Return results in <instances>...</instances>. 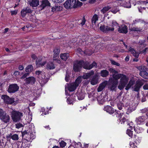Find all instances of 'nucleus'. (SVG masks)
<instances>
[{
  "mask_svg": "<svg viewBox=\"0 0 148 148\" xmlns=\"http://www.w3.org/2000/svg\"><path fill=\"white\" fill-rule=\"evenodd\" d=\"M28 3L32 7H36L39 5V1L38 0H32L31 1H28Z\"/></svg>",
  "mask_w": 148,
  "mask_h": 148,
  "instance_id": "a878e982",
  "label": "nucleus"
},
{
  "mask_svg": "<svg viewBox=\"0 0 148 148\" xmlns=\"http://www.w3.org/2000/svg\"><path fill=\"white\" fill-rule=\"evenodd\" d=\"M137 68L140 71L139 75L141 77L146 79H148V73L146 72L148 68L145 66L142 65L138 66Z\"/></svg>",
  "mask_w": 148,
  "mask_h": 148,
  "instance_id": "7ed1b4c3",
  "label": "nucleus"
},
{
  "mask_svg": "<svg viewBox=\"0 0 148 148\" xmlns=\"http://www.w3.org/2000/svg\"><path fill=\"white\" fill-rule=\"evenodd\" d=\"M1 98L5 103L11 104L14 103V99L10 98L9 96L6 95H2Z\"/></svg>",
  "mask_w": 148,
  "mask_h": 148,
  "instance_id": "f8f14e48",
  "label": "nucleus"
},
{
  "mask_svg": "<svg viewBox=\"0 0 148 148\" xmlns=\"http://www.w3.org/2000/svg\"><path fill=\"white\" fill-rule=\"evenodd\" d=\"M98 81V75L97 74H95L92 77L90 81L91 84L92 85H94L97 84Z\"/></svg>",
  "mask_w": 148,
  "mask_h": 148,
  "instance_id": "393cba45",
  "label": "nucleus"
},
{
  "mask_svg": "<svg viewBox=\"0 0 148 148\" xmlns=\"http://www.w3.org/2000/svg\"><path fill=\"white\" fill-rule=\"evenodd\" d=\"M131 0H117L118 3H120L118 4V5L123 6L127 8H130L131 7V5L130 3Z\"/></svg>",
  "mask_w": 148,
  "mask_h": 148,
  "instance_id": "9d476101",
  "label": "nucleus"
},
{
  "mask_svg": "<svg viewBox=\"0 0 148 148\" xmlns=\"http://www.w3.org/2000/svg\"><path fill=\"white\" fill-rule=\"evenodd\" d=\"M147 112H148V108H145L140 110V112L143 114Z\"/></svg>",
  "mask_w": 148,
  "mask_h": 148,
  "instance_id": "603ef678",
  "label": "nucleus"
},
{
  "mask_svg": "<svg viewBox=\"0 0 148 148\" xmlns=\"http://www.w3.org/2000/svg\"><path fill=\"white\" fill-rule=\"evenodd\" d=\"M11 13V14L12 15H16L17 14V10H15L14 11H11L10 12Z\"/></svg>",
  "mask_w": 148,
  "mask_h": 148,
  "instance_id": "bf43d9fd",
  "label": "nucleus"
},
{
  "mask_svg": "<svg viewBox=\"0 0 148 148\" xmlns=\"http://www.w3.org/2000/svg\"><path fill=\"white\" fill-rule=\"evenodd\" d=\"M109 74V72L106 70H101L100 73L101 76L103 77H107Z\"/></svg>",
  "mask_w": 148,
  "mask_h": 148,
  "instance_id": "cd10ccee",
  "label": "nucleus"
},
{
  "mask_svg": "<svg viewBox=\"0 0 148 148\" xmlns=\"http://www.w3.org/2000/svg\"><path fill=\"white\" fill-rule=\"evenodd\" d=\"M108 70L110 73L113 74V75L117 73V72L116 71L112 68L109 69Z\"/></svg>",
  "mask_w": 148,
  "mask_h": 148,
  "instance_id": "49530a36",
  "label": "nucleus"
},
{
  "mask_svg": "<svg viewBox=\"0 0 148 148\" xmlns=\"http://www.w3.org/2000/svg\"><path fill=\"white\" fill-rule=\"evenodd\" d=\"M94 74V71L92 70L88 73H85L83 75L82 77L84 79H88L90 77Z\"/></svg>",
  "mask_w": 148,
  "mask_h": 148,
  "instance_id": "b1692460",
  "label": "nucleus"
},
{
  "mask_svg": "<svg viewBox=\"0 0 148 148\" xmlns=\"http://www.w3.org/2000/svg\"><path fill=\"white\" fill-rule=\"evenodd\" d=\"M42 58H40L38 60H36V63L37 67H40V64L42 62Z\"/></svg>",
  "mask_w": 148,
  "mask_h": 148,
  "instance_id": "a19ab883",
  "label": "nucleus"
},
{
  "mask_svg": "<svg viewBox=\"0 0 148 148\" xmlns=\"http://www.w3.org/2000/svg\"><path fill=\"white\" fill-rule=\"evenodd\" d=\"M126 119L123 117L120 120V121L121 122V124H122V123H123V124H127V125H129V123H128V120L127 121H126Z\"/></svg>",
  "mask_w": 148,
  "mask_h": 148,
  "instance_id": "58836bf2",
  "label": "nucleus"
},
{
  "mask_svg": "<svg viewBox=\"0 0 148 148\" xmlns=\"http://www.w3.org/2000/svg\"><path fill=\"white\" fill-rule=\"evenodd\" d=\"M36 74L38 75L37 77L38 79V80L41 85H44L46 83L47 80L45 78V76L41 71H36Z\"/></svg>",
  "mask_w": 148,
  "mask_h": 148,
  "instance_id": "20e7f679",
  "label": "nucleus"
},
{
  "mask_svg": "<svg viewBox=\"0 0 148 148\" xmlns=\"http://www.w3.org/2000/svg\"><path fill=\"white\" fill-rule=\"evenodd\" d=\"M145 120V116H141L137 118L136 119V121L138 124H140L141 123L143 122Z\"/></svg>",
  "mask_w": 148,
  "mask_h": 148,
  "instance_id": "bb28decb",
  "label": "nucleus"
},
{
  "mask_svg": "<svg viewBox=\"0 0 148 148\" xmlns=\"http://www.w3.org/2000/svg\"><path fill=\"white\" fill-rule=\"evenodd\" d=\"M4 123H7L10 122V117L6 113L0 119Z\"/></svg>",
  "mask_w": 148,
  "mask_h": 148,
  "instance_id": "412c9836",
  "label": "nucleus"
},
{
  "mask_svg": "<svg viewBox=\"0 0 148 148\" xmlns=\"http://www.w3.org/2000/svg\"><path fill=\"white\" fill-rule=\"evenodd\" d=\"M6 113V112L2 109L0 108V119Z\"/></svg>",
  "mask_w": 148,
  "mask_h": 148,
  "instance_id": "de8ad7c7",
  "label": "nucleus"
},
{
  "mask_svg": "<svg viewBox=\"0 0 148 148\" xmlns=\"http://www.w3.org/2000/svg\"><path fill=\"white\" fill-rule=\"evenodd\" d=\"M16 145V148H29V142L25 139L22 143L21 142H18Z\"/></svg>",
  "mask_w": 148,
  "mask_h": 148,
  "instance_id": "1a4fd4ad",
  "label": "nucleus"
},
{
  "mask_svg": "<svg viewBox=\"0 0 148 148\" xmlns=\"http://www.w3.org/2000/svg\"><path fill=\"white\" fill-rule=\"evenodd\" d=\"M15 125L16 128L18 129L20 128L23 126V125L20 123H16Z\"/></svg>",
  "mask_w": 148,
  "mask_h": 148,
  "instance_id": "5fc2aeb1",
  "label": "nucleus"
},
{
  "mask_svg": "<svg viewBox=\"0 0 148 148\" xmlns=\"http://www.w3.org/2000/svg\"><path fill=\"white\" fill-rule=\"evenodd\" d=\"M112 27H113L114 28V27H119V24L115 21H112Z\"/></svg>",
  "mask_w": 148,
  "mask_h": 148,
  "instance_id": "ea45409f",
  "label": "nucleus"
},
{
  "mask_svg": "<svg viewBox=\"0 0 148 148\" xmlns=\"http://www.w3.org/2000/svg\"><path fill=\"white\" fill-rule=\"evenodd\" d=\"M7 140H10V138L14 140H17L18 139V135L14 134L13 133H10L8 134L6 136Z\"/></svg>",
  "mask_w": 148,
  "mask_h": 148,
  "instance_id": "4468645a",
  "label": "nucleus"
},
{
  "mask_svg": "<svg viewBox=\"0 0 148 148\" xmlns=\"http://www.w3.org/2000/svg\"><path fill=\"white\" fill-rule=\"evenodd\" d=\"M118 81L110 80L109 82V87L110 89L112 91L114 90L116 87L118 83Z\"/></svg>",
  "mask_w": 148,
  "mask_h": 148,
  "instance_id": "dca6fc26",
  "label": "nucleus"
},
{
  "mask_svg": "<svg viewBox=\"0 0 148 148\" xmlns=\"http://www.w3.org/2000/svg\"><path fill=\"white\" fill-rule=\"evenodd\" d=\"M143 88L144 90H148V84L145 85Z\"/></svg>",
  "mask_w": 148,
  "mask_h": 148,
  "instance_id": "69168bd1",
  "label": "nucleus"
},
{
  "mask_svg": "<svg viewBox=\"0 0 148 148\" xmlns=\"http://www.w3.org/2000/svg\"><path fill=\"white\" fill-rule=\"evenodd\" d=\"M139 51L140 52L139 53H143L144 55H145L146 54L147 52L148 51V47L145 48L142 51L140 50Z\"/></svg>",
  "mask_w": 148,
  "mask_h": 148,
  "instance_id": "37998d69",
  "label": "nucleus"
},
{
  "mask_svg": "<svg viewBox=\"0 0 148 148\" xmlns=\"http://www.w3.org/2000/svg\"><path fill=\"white\" fill-rule=\"evenodd\" d=\"M30 73L28 72H27V73L24 74L22 76L21 78V79H23L25 78H26L27 77L29 76Z\"/></svg>",
  "mask_w": 148,
  "mask_h": 148,
  "instance_id": "6e6d98bb",
  "label": "nucleus"
},
{
  "mask_svg": "<svg viewBox=\"0 0 148 148\" xmlns=\"http://www.w3.org/2000/svg\"><path fill=\"white\" fill-rule=\"evenodd\" d=\"M20 73L18 71H15L13 74V75L16 76L18 75H19Z\"/></svg>",
  "mask_w": 148,
  "mask_h": 148,
  "instance_id": "0e129e2a",
  "label": "nucleus"
},
{
  "mask_svg": "<svg viewBox=\"0 0 148 148\" xmlns=\"http://www.w3.org/2000/svg\"><path fill=\"white\" fill-rule=\"evenodd\" d=\"M33 70V67L32 65L29 64L25 68V71L26 72L30 73Z\"/></svg>",
  "mask_w": 148,
  "mask_h": 148,
  "instance_id": "7c9ffc66",
  "label": "nucleus"
},
{
  "mask_svg": "<svg viewBox=\"0 0 148 148\" xmlns=\"http://www.w3.org/2000/svg\"><path fill=\"white\" fill-rule=\"evenodd\" d=\"M127 134L131 137H132L133 135L132 131L130 130H127Z\"/></svg>",
  "mask_w": 148,
  "mask_h": 148,
  "instance_id": "864d4df0",
  "label": "nucleus"
},
{
  "mask_svg": "<svg viewBox=\"0 0 148 148\" xmlns=\"http://www.w3.org/2000/svg\"><path fill=\"white\" fill-rule=\"evenodd\" d=\"M118 8V7H116L114 8H112L110 10V11L113 13L116 14L119 10Z\"/></svg>",
  "mask_w": 148,
  "mask_h": 148,
  "instance_id": "c03bdc74",
  "label": "nucleus"
},
{
  "mask_svg": "<svg viewBox=\"0 0 148 148\" xmlns=\"http://www.w3.org/2000/svg\"><path fill=\"white\" fill-rule=\"evenodd\" d=\"M86 21V20L85 19V17L84 16L82 19H80L78 20V21H79V25L80 24L82 26H83L85 24Z\"/></svg>",
  "mask_w": 148,
  "mask_h": 148,
  "instance_id": "4c0bfd02",
  "label": "nucleus"
},
{
  "mask_svg": "<svg viewBox=\"0 0 148 148\" xmlns=\"http://www.w3.org/2000/svg\"><path fill=\"white\" fill-rule=\"evenodd\" d=\"M25 84L27 85L29 84L33 85L35 83L36 79L35 78L33 77H30L28 78H26L25 79Z\"/></svg>",
  "mask_w": 148,
  "mask_h": 148,
  "instance_id": "2eb2a0df",
  "label": "nucleus"
},
{
  "mask_svg": "<svg viewBox=\"0 0 148 148\" xmlns=\"http://www.w3.org/2000/svg\"><path fill=\"white\" fill-rule=\"evenodd\" d=\"M82 61H81V60L79 61L77 60L74 63L73 70L75 72L80 71L82 67Z\"/></svg>",
  "mask_w": 148,
  "mask_h": 148,
  "instance_id": "9b49d317",
  "label": "nucleus"
},
{
  "mask_svg": "<svg viewBox=\"0 0 148 148\" xmlns=\"http://www.w3.org/2000/svg\"><path fill=\"white\" fill-rule=\"evenodd\" d=\"M69 56V54L68 53H64L61 54L60 57L63 60L66 61Z\"/></svg>",
  "mask_w": 148,
  "mask_h": 148,
  "instance_id": "c85d7f7f",
  "label": "nucleus"
},
{
  "mask_svg": "<svg viewBox=\"0 0 148 148\" xmlns=\"http://www.w3.org/2000/svg\"><path fill=\"white\" fill-rule=\"evenodd\" d=\"M105 88V86L102 85H100L97 89L98 92H100L102 91Z\"/></svg>",
  "mask_w": 148,
  "mask_h": 148,
  "instance_id": "8fccbe9b",
  "label": "nucleus"
},
{
  "mask_svg": "<svg viewBox=\"0 0 148 148\" xmlns=\"http://www.w3.org/2000/svg\"><path fill=\"white\" fill-rule=\"evenodd\" d=\"M29 133H30V132L28 130H25L24 131L22 132V136L23 137L26 138H27L29 136Z\"/></svg>",
  "mask_w": 148,
  "mask_h": 148,
  "instance_id": "c9c22d12",
  "label": "nucleus"
},
{
  "mask_svg": "<svg viewBox=\"0 0 148 148\" xmlns=\"http://www.w3.org/2000/svg\"><path fill=\"white\" fill-rule=\"evenodd\" d=\"M5 144L3 142H1L0 141V148H3L5 146Z\"/></svg>",
  "mask_w": 148,
  "mask_h": 148,
  "instance_id": "e2e57ef3",
  "label": "nucleus"
},
{
  "mask_svg": "<svg viewBox=\"0 0 148 148\" xmlns=\"http://www.w3.org/2000/svg\"><path fill=\"white\" fill-rule=\"evenodd\" d=\"M76 94L79 100H82L84 98L85 95L83 92L81 91L78 92Z\"/></svg>",
  "mask_w": 148,
  "mask_h": 148,
  "instance_id": "c756f323",
  "label": "nucleus"
},
{
  "mask_svg": "<svg viewBox=\"0 0 148 148\" xmlns=\"http://www.w3.org/2000/svg\"><path fill=\"white\" fill-rule=\"evenodd\" d=\"M54 2L56 3H61L64 0H52Z\"/></svg>",
  "mask_w": 148,
  "mask_h": 148,
  "instance_id": "052dcab7",
  "label": "nucleus"
},
{
  "mask_svg": "<svg viewBox=\"0 0 148 148\" xmlns=\"http://www.w3.org/2000/svg\"><path fill=\"white\" fill-rule=\"evenodd\" d=\"M41 4L40 5L41 10H42L45 7L50 6V3L48 0H43L40 2Z\"/></svg>",
  "mask_w": 148,
  "mask_h": 148,
  "instance_id": "a211bd4d",
  "label": "nucleus"
},
{
  "mask_svg": "<svg viewBox=\"0 0 148 148\" xmlns=\"http://www.w3.org/2000/svg\"><path fill=\"white\" fill-rule=\"evenodd\" d=\"M90 51L89 50H87L85 51V53L86 54V55H91L92 53V52H90L89 53H88V52Z\"/></svg>",
  "mask_w": 148,
  "mask_h": 148,
  "instance_id": "680f3d73",
  "label": "nucleus"
},
{
  "mask_svg": "<svg viewBox=\"0 0 148 148\" xmlns=\"http://www.w3.org/2000/svg\"><path fill=\"white\" fill-rule=\"evenodd\" d=\"M145 40H140L137 44V47L139 51L141 50L143 48L145 47L147 45L145 43Z\"/></svg>",
  "mask_w": 148,
  "mask_h": 148,
  "instance_id": "6ab92c4d",
  "label": "nucleus"
},
{
  "mask_svg": "<svg viewBox=\"0 0 148 148\" xmlns=\"http://www.w3.org/2000/svg\"><path fill=\"white\" fill-rule=\"evenodd\" d=\"M23 116V113L18 111H13L12 112L11 117L14 122H19Z\"/></svg>",
  "mask_w": 148,
  "mask_h": 148,
  "instance_id": "39448f33",
  "label": "nucleus"
},
{
  "mask_svg": "<svg viewBox=\"0 0 148 148\" xmlns=\"http://www.w3.org/2000/svg\"><path fill=\"white\" fill-rule=\"evenodd\" d=\"M34 134L30 132V133L29 134V136L26 139L29 141L31 139H34Z\"/></svg>",
  "mask_w": 148,
  "mask_h": 148,
  "instance_id": "79ce46f5",
  "label": "nucleus"
},
{
  "mask_svg": "<svg viewBox=\"0 0 148 148\" xmlns=\"http://www.w3.org/2000/svg\"><path fill=\"white\" fill-rule=\"evenodd\" d=\"M83 3L78 0H67L64 4L65 8L66 9L76 8L80 7Z\"/></svg>",
  "mask_w": 148,
  "mask_h": 148,
  "instance_id": "f03ea898",
  "label": "nucleus"
},
{
  "mask_svg": "<svg viewBox=\"0 0 148 148\" xmlns=\"http://www.w3.org/2000/svg\"><path fill=\"white\" fill-rule=\"evenodd\" d=\"M59 56H55V55H53V60L56 61L57 59V57H58Z\"/></svg>",
  "mask_w": 148,
  "mask_h": 148,
  "instance_id": "338daca9",
  "label": "nucleus"
},
{
  "mask_svg": "<svg viewBox=\"0 0 148 148\" xmlns=\"http://www.w3.org/2000/svg\"><path fill=\"white\" fill-rule=\"evenodd\" d=\"M60 146L62 147H64L66 146V143L63 141H62L60 143Z\"/></svg>",
  "mask_w": 148,
  "mask_h": 148,
  "instance_id": "3c124183",
  "label": "nucleus"
},
{
  "mask_svg": "<svg viewBox=\"0 0 148 148\" xmlns=\"http://www.w3.org/2000/svg\"><path fill=\"white\" fill-rule=\"evenodd\" d=\"M81 82L80 78H77L75 80V83L71 84L69 86V90L71 92L74 91Z\"/></svg>",
  "mask_w": 148,
  "mask_h": 148,
  "instance_id": "6e6552de",
  "label": "nucleus"
},
{
  "mask_svg": "<svg viewBox=\"0 0 148 148\" xmlns=\"http://www.w3.org/2000/svg\"><path fill=\"white\" fill-rule=\"evenodd\" d=\"M67 101L68 104H71L72 103V100L68 98L67 99Z\"/></svg>",
  "mask_w": 148,
  "mask_h": 148,
  "instance_id": "774afa93",
  "label": "nucleus"
},
{
  "mask_svg": "<svg viewBox=\"0 0 148 148\" xmlns=\"http://www.w3.org/2000/svg\"><path fill=\"white\" fill-rule=\"evenodd\" d=\"M130 30L131 31L134 32H140L142 30V29L140 28H138V27H134L130 28Z\"/></svg>",
  "mask_w": 148,
  "mask_h": 148,
  "instance_id": "e433bc0d",
  "label": "nucleus"
},
{
  "mask_svg": "<svg viewBox=\"0 0 148 148\" xmlns=\"http://www.w3.org/2000/svg\"><path fill=\"white\" fill-rule=\"evenodd\" d=\"M140 88L137 84H136L134 86L133 90L134 91L139 92Z\"/></svg>",
  "mask_w": 148,
  "mask_h": 148,
  "instance_id": "a18cd8bd",
  "label": "nucleus"
},
{
  "mask_svg": "<svg viewBox=\"0 0 148 148\" xmlns=\"http://www.w3.org/2000/svg\"><path fill=\"white\" fill-rule=\"evenodd\" d=\"M32 12V11L29 8H27L25 9H23L21 12V14L22 17H25L26 14L30 13Z\"/></svg>",
  "mask_w": 148,
  "mask_h": 148,
  "instance_id": "aec40b11",
  "label": "nucleus"
},
{
  "mask_svg": "<svg viewBox=\"0 0 148 148\" xmlns=\"http://www.w3.org/2000/svg\"><path fill=\"white\" fill-rule=\"evenodd\" d=\"M111 63L113 65H115L117 66H119L120 65V64L119 63L116 62L113 60H111Z\"/></svg>",
  "mask_w": 148,
  "mask_h": 148,
  "instance_id": "13d9d810",
  "label": "nucleus"
},
{
  "mask_svg": "<svg viewBox=\"0 0 148 148\" xmlns=\"http://www.w3.org/2000/svg\"><path fill=\"white\" fill-rule=\"evenodd\" d=\"M19 87L16 84H10L8 89V92L10 93H14L18 90Z\"/></svg>",
  "mask_w": 148,
  "mask_h": 148,
  "instance_id": "0eeeda50",
  "label": "nucleus"
},
{
  "mask_svg": "<svg viewBox=\"0 0 148 148\" xmlns=\"http://www.w3.org/2000/svg\"><path fill=\"white\" fill-rule=\"evenodd\" d=\"M128 51L130 52L134 57L136 58H138L139 53L138 52H136L135 50L131 47H130Z\"/></svg>",
  "mask_w": 148,
  "mask_h": 148,
  "instance_id": "4be33fe9",
  "label": "nucleus"
},
{
  "mask_svg": "<svg viewBox=\"0 0 148 148\" xmlns=\"http://www.w3.org/2000/svg\"><path fill=\"white\" fill-rule=\"evenodd\" d=\"M103 110L110 114H112L114 112V109L111 106H107L105 107Z\"/></svg>",
  "mask_w": 148,
  "mask_h": 148,
  "instance_id": "5701e85b",
  "label": "nucleus"
},
{
  "mask_svg": "<svg viewBox=\"0 0 148 148\" xmlns=\"http://www.w3.org/2000/svg\"><path fill=\"white\" fill-rule=\"evenodd\" d=\"M123 105L122 103H118L117 104V107L119 110H121L122 109Z\"/></svg>",
  "mask_w": 148,
  "mask_h": 148,
  "instance_id": "4d7b16f0",
  "label": "nucleus"
},
{
  "mask_svg": "<svg viewBox=\"0 0 148 148\" xmlns=\"http://www.w3.org/2000/svg\"><path fill=\"white\" fill-rule=\"evenodd\" d=\"M55 67L54 64L51 62H48L47 65V69H55Z\"/></svg>",
  "mask_w": 148,
  "mask_h": 148,
  "instance_id": "473e14b6",
  "label": "nucleus"
},
{
  "mask_svg": "<svg viewBox=\"0 0 148 148\" xmlns=\"http://www.w3.org/2000/svg\"><path fill=\"white\" fill-rule=\"evenodd\" d=\"M113 79L111 80H117L121 78L120 84L119 85L118 88L120 90H122L125 86L128 83V79L127 77L124 74H118L115 75H113Z\"/></svg>",
  "mask_w": 148,
  "mask_h": 148,
  "instance_id": "f257e3e1",
  "label": "nucleus"
},
{
  "mask_svg": "<svg viewBox=\"0 0 148 148\" xmlns=\"http://www.w3.org/2000/svg\"><path fill=\"white\" fill-rule=\"evenodd\" d=\"M100 30L104 33H108L109 31H113L114 30L113 27H110L108 26L103 25L99 27Z\"/></svg>",
  "mask_w": 148,
  "mask_h": 148,
  "instance_id": "ddd939ff",
  "label": "nucleus"
},
{
  "mask_svg": "<svg viewBox=\"0 0 148 148\" xmlns=\"http://www.w3.org/2000/svg\"><path fill=\"white\" fill-rule=\"evenodd\" d=\"M136 84L140 87V88H141V86L144 84V83L142 81L140 80L136 82Z\"/></svg>",
  "mask_w": 148,
  "mask_h": 148,
  "instance_id": "09e8293b",
  "label": "nucleus"
},
{
  "mask_svg": "<svg viewBox=\"0 0 148 148\" xmlns=\"http://www.w3.org/2000/svg\"><path fill=\"white\" fill-rule=\"evenodd\" d=\"M60 48L59 47H55L53 50L54 54L55 56H59L60 52Z\"/></svg>",
  "mask_w": 148,
  "mask_h": 148,
  "instance_id": "2f4dec72",
  "label": "nucleus"
},
{
  "mask_svg": "<svg viewBox=\"0 0 148 148\" xmlns=\"http://www.w3.org/2000/svg\"><path fill=\"white\" fill-rule=\"evenodd\" d=\"M118 30L119 33L126 34L128 32L127 27L125 25H122L119 26Z\"/></svg>",
  "mask_w": 148,
  "mask_h": 148,
  "instance_id": "f3484780",
  "label": "nucleus"
},
{
  "mask_svg": "<svg viewBox=\"0 0 148 148\" xmlns=\"http://www.w3.org/2000/svg\"><path fill=\"white\" fill-rule=\"evenodd\" d=\"M111 8L109 6H105L101 10V12L103 14H105Z\"/></svg>",
  "mask_w": 148,
  "mask_h": 148,
  "instance_id": "f704fd0d",
  "label": "nucleus"
},
{
  "mask_svg": "<svg viewBox=\"0 0 148 148\" xmlns=\"http://www.w3.org/2000/svg\"><path fill=\"white\" fill-rule=\"evenodd\" d=\"M82 61V67L85 69L90 70L94 67L96 68L97 66V63L95 62H93L91 64H90L89 62L87 61H84L83 60H81Z\"/></svg>",
  "mask_w": 148,
  "mask_h": 148,
  "instance_id": "423d86ee",
  "label": "nucleus"
},
{
  "mask_svg": "<svg viewBox=\"0 0 148 148\" xmlns=\"http://www.w3.org/2000/svg\"><path fill=\"white\" fill-rule=\"evenodd\" d=\"M98 16L97 14H95L93 16L92 18V22L93 25H95L96 21L98 20Z\"/></svg>",
  "mask_w": 148,
  "mask_h": 148,
  "instance_id": "72a5a7b5",
  "label": "nucleus"
}]
</instances>
